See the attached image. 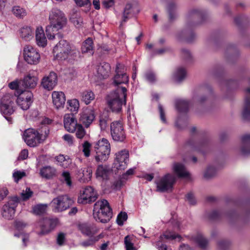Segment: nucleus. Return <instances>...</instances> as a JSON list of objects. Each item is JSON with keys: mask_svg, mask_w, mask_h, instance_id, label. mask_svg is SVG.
<instances>
[{"mask_svg": "<svg viewBox=\"0 0 250 250\" xmlns=\"http://www.w3.org/2000/svg\"><path fill=\"white\" fill-rule=\"evenodd\" d=\"M115 165L118 169H124L129 160V152L126 150H121L116 153Z\"/></svg>", "mask_w": 250, "mask_h": 250, "instance_id": "6ab92c4d", "label": "nucleus"}, {"mask_svg": "<svg viewBox=\"0 0 250 250\" xmlns=\"http://www.w3.org/2000/svg\"><path fill=\"white\" fill-rule=\"evenodd\" d=\"M35 38L36 43L39 46L44 47L47 45V39L42 26L37 27L35 31Z\"/></svg>", "mask_w": 250, "mask_h": 250, "instance_id": "a878e982", "label": "nucleus"}, {"mask_svg": "<svg viewBox=\"0 0 250 250\" xmlns=\"http://www.w3.org/2000/svg\"><path fill=\"white\" fill-rule=\"evenodd\" d=\"M57 74L53 72H51L48 75L44 76L42 78L41 85L44 89L51 90L57 85Z\"/></svg>", "mask_w": 250, "mask_h": 250, "instance_id": "aec40b11", "label": "nucleus"}, {"mask_svg": "<svg viewBox=\"0 0 250 250\" xmlns=\"http://www.w3.org/2000/svg\"><path fill=\"white\" fill-rule=\"evenodd\" d=\"M93 215L94 218L103 223H107L112 217L111 208L107 200L97 201L94 206Z\"/></svg>", "mask_w": 250, "mask_h": 250, "instance_id": "7ed1b4c3", "label": "nucleus"}, {"mask_svg": "<svg viewBox=\"0 0 250 250\" xmlns=\"http://www.w3.org/2000/svg\"><path fill=\"white\" fill-rule=\"evenodd\" d=\"M198 245L203 249L206 248L208 242L207 240L204 238H201L198 240Z\"/></svg>", "mask_w": 250, "mask_h": 250, "instance_id": "69168bd1", "label": "nucleus"}, {"mask_svg": "<svg viewBox=\"0 0 250 250\" xmlns=\"http://www.w3.org/2000/svg\"><path fill=\"white\" fill-rule=\"evenodd\" d=\"M49 24L46 27L45 32L48 40H52L56 33L66 26L67 20L62 11L53 9L49 14Z\"/></svg>", "mask_w": 250, "mask_h": 250, "instance_id": "f257e3e1", "label": "nucleus"}, {"mask_svg": "<svg viewBox=\"0 0 250 250\" xmlns=\"http://www.w3.org/2000/svg\"><path fill=\"white\" fill-rule=\"evenodd\" d=\"M79 229L84 235L92 236L97 232V229L92 228L85 224H80L78 226Z\"/></svg>", "mask_w": 250, "mask_h": 250, "instance_id": "2f4dec72", "label": "nucleus"}, {"mask_svg": "<svg viewBox=\"0 0 250 250\" xmlns=\"http://www.w3.org/2000/svg\"><path fill=\"white\" fill-rule=\"evenodd\" d=\"M102 237V235L100 234L95 237L94 239H90L87 241L82 242L81 245L83 247H88L92 245L95 242L98 241Z\"/></svg>", "mask_w": 250, "mask_h": 250, "instance_id": "3c124183", "label": "nucleus"}, {"mask_svg": "<svg viewBox=\"0 0 250 250\" xmlns=\"http://www.w3.org/2000/svg\"><path fill=\"white\" fill-rule=\"evenodd\" d=\"M38 78L31 74L25 76L20 82L21 87L27 89L34 88L37 85Z\"/></svg>", "mask_w": 250, "mask_h": 250, "instance_id": "b1692460", "label": "nucleus"}, {"mask_svg": "<svg viewBox=\"0 0 250 250\" xmlns=\"http://www.w3.org/2000/svg\"><path fill=\"white\" fill-rule=\"evenodd\" d=\"M173 169L174 171L180 177L188 178L189 176V173L187 171L183 164L179 163H175L173 165Z\"/></svg>", "mask_w": 250, "mask_h": 250, "instance_id": "c85d7f7f", "label": "nucleus"}, {"mask_svg": "<svg viewBox=\"0 0 250 250\" xmlns=\"http://www.w3.org/2000/svg\"><path fill=\"white\" fill-rule=\"evenodd\" d=\"M123 184L122 180L120 179L114 182V186L116 189H119L123 186Z\"/></svg>", "mask_w": 250, "mask_h": 250, "instance_id": "338daca9", "label": "nucleus"}, {"mask_svg": "<svg viewBox=\"0 0 250 250\" xmlns=\"http://www.w3.org/2000/svg\"><path fill=\"white\" fill-rule=\"evenodd\" d=\"M108 117L106 114H102L100 116V126L102 129H104L107 125Z\"/></svg>", "mask_w": 250, "mask_h": 250, "instance_id": "09e8293b", "label": "nucleus"}, {"mask_svg": "<svg viewBox=\"0 0 250 250\" xmlns=\"http://www.w3.org/2000/svg\"><path fill=\"white\" fill-rule=\"evenodd\" d=\"M28 157V151L27 149H23L20 152L18 159L19 160H23L26 159Z\"/></svg>", "mask_w": 250, "mask_h": 250, "instance_id": "4d7b16f0", "label": "nucleus"}, {"mask_svg": "<svg viewBox=\"0 0 250 250\" xmlns=\"http://www.w3.org/2000/svg\"><path fill=\"white\" fill-rule=\"evenodd\" d=\"M47 204H39L34 206L32 208V213L37 215H41L45 213L48 208Z\"/></svg>", "mask_w": 250, "mask_h": 250, "instance_id": "7c9ffc66", "label": "nucleus"}, {"mask_svg": "<svg viewBox=\"0 0 250 250\" xmlns=\"http://www.w3.org/2000/svg\"><path fill=\"white\" fill-rule=\"evenodd\" d=\"M126 91L125 87H118L110 93L106 98L107 107L114 113H120L126 103Z\"/></svg>", "mask_w": 250, "mask_h": 250, "instance_id": "f03ea898", "label": "nucleus"}, {"mask_svg": "<svg viewBox=\"0 0 250 250\" xmlns=\"http://www.w3.org/2000/svg\"><path fill=\"white\" fill-rule=\"evenodd\" d=\"M72 203L68 196L63 195L54 198L51 202L53 210L55 212H62L68 209Z\"/></svg>", "mask_w": 250, "mask_h": 250, "instance_id": "0eeeda50", "label": "nucleus"}, {"mask_svg": "<svg viewBox=\"0 0 250 250\" xmlns=\"http://www.w3.org/2000/svg\"><path fill=\"white\" fill-rule=\"evenodd\" d=\"M25 176V173L24 171L16 170L13 173V177L15 181L17 183L22 177Z\"/></svg>", "mask_w": 250, "mask_h": 250, "instance_id": "8fccbe9b", "label": "nucleus"}, {"mask_svg": "<svg viewBox=\"0 0 250 250\" xmlns=\"http://www.w3.org/2000/svg\"><path fill=\"white\" fill-rule=\"evenodd\" d=\"M96 178L101 182H106L113 175V169L108 165H99L95 171Z\"/></svg>", "mask_w": 250, "mask_h": 250, "instance_id": "9d476101", "label": "nucleus"}, {"mask_svg": "<svg viewBox=\"0 0 250 250\" xmlns=\"http://www.w3.org/2000/svg\"><path fill=\"white\" fill-rule=\"evenodd\" d=\"M76 4L82 7L85 5H90V1L89 0H74Z\"/></svg>", "mask_w": 250, "mask_h": 250, "instance_id": "13d9d810", "label": "nucleus"}, {"mask_svg": "<svg viewBox=\"0 0 250 250\" xmlns=\"http://www.w3.org/2000/svg\"><path fill=\"white\" fill-rule=\"evenodd\" d=\"M175 180V178L173 176L170 174L166 175L156 183L157 190L160 192L170 190L172 188Z\"/></svg>", "mask_w": 250, "mask_h": 250, "instance_id": "4468645a", "label": "nucleus"}, {"mask_svg": "<svg viewBox=\"0 0 250 250\" xmlns=\"http://www.w3.org/2000/svg\"><path fill=\"white\" fill-rule=\"evenodd\" d=\"M52 103L57 109L62 108L65 104L66 97L62 91H54L51 94Z\"/></svg>", "mask_w": 250, "mask_h": 250, "instance_id": "4be33fe9", "label": "nucleus"}, {"mask_svg": "<svg viewBox=\"0 0 250 250\" xmlns=\"http://www.w3.org/2000/svg\"><path fill=\"white\" fill-rule=\"evenodd\" d=\"M93 41L90 38H88L82 46V51L83 53H89L90 54H92L93 53Z\"/></svg>", "mask_w": 250, "mask_h": 250, "instance_id": "4c0bfd02", "label": "nucleus"}, {"mask_svg": "<svg viewBox=\"0 0 250 250\" xmlns=\"http://www.w3.org/2000/svg\"><path fill=\"white\" fill-rule=\"evenodd\" d=\"M53 53L55 59L63 60L76 55L78 51L71 47L66 41L61 40L54 47Z\"/></svg>", "mask_w": 250, "mask_h": 250, "instance_id": "20e7f679", "label": "nucleus"}, {"mask_svg": "<svg viewBox=\"0 0 250 250\" xmlns=\"http://www.w3.org/2000/svg\"><path fill=\"white\" fill-rule=\"evenodd\" d=\"M19 202V199L17 196L11 197L7 203L3 206L2 212L3 217L7 219L13 218Z\"/></svg>", "mask_w": 250, "mask_h": 250, "instance_id": "1a4fd4ad", "label": "nucleus"}, {"mask_svg": "<svg viewBox=\"0 0 250 250\" xmlns=\"http://www.w3.org/2000/svg\"><path fill=\"white\" fill-rule=\"evenodd\" d=\"M110 73V66L109 63L103 62L97 68L98 76L100 79H105L108 77Z\"/></svg>", "mask_w": 250, "mask_h": 250, "instance_id": "bb28decb", "label": "nucleus"}, {"mask_svg": "<svg viewBox=\"0 0 250 250\" xmlns=\"http://www.w3.org/2000/svg\"><path fill=\"white\" fill-rule=\"evenodd\" d=\"M63 123L64 128L69 132H74L77 126V121L74 115L72 113H66L63 116Z\"/></svg>", "mask_w": 250, "mask_h": 250, "instance_id": "412c9836", "label": "nucleus"}, {"mask_svg": "<svg viewBox=\"0 0 250 250\" xmlns=\"http://www.w3.org/2000/svg\"><path fill=\"white\" fill-rule=\"evenodd\" d=\"M79 120L86 127L92 124L95 119L94 111L91 109H85L80 114Z\"/></svg>", "mask_w": 250, "mask_h": 250, "instance_id": "5701e85b", "label": "nucleus"}, {"mask_svg": "<svg viewBox=\"0 0 250 250\" xmlns=\"http://www.w3.org/2000/svg\"><path fill=\"white\" fill-rule=\"evenodd\" d=\"M42 135L33 128L26 129L22 135V138L26 145L30 147H35L42 143L43 140Z\"/></svg>", "mask_w": 250, "mask_h": 250, "instance_id": "423d86ee", "label": "nucleus"}, {"mask_svg": "<svg viewBox=\"0 0 250 250\" xmlns=\"http://www.w3.org/2000/svg\"><path fill=\"white\" fill-rule=\"evenodd\" d=\"M65 241V234L63 233H59L57 238V242L59 245H62Z\"/></svg>", "mask_w": 250, "mask_h": 250, "instance_id": "052dcab7", "label": "nucleus"}, {"mask_svg": "<svg viewBox=\"0 0 250 250\" xmlns=\"http://www.w3.org/2000/svg\"><path fill=\"white\" fill-rule=\"evenodd\" d=\"M185 70L183 68L178 69L174 75V79L175 82H180L186 77Z\"/></svg>", "mask_w": 250, "mask_h": 250, "instance_id": "ea45409f", "label": "nucleus"}, {"mask_svg": "<svg viewBox=\"0 0 250 250\" xmlns=\"http://www.w3.org/2000/svg\"><path fill=\"white\" fill-rule=\"evenodd\" d=\"M135 168H131L128 169L125 173L123 174L122 179L127 180L130 176L134 174Z\"/></svg>", "mask_w": 250, "mask_h": 250, "instance_id": "603ef678", "label": "nucleus"}, {"mask_svg": "<svg viewBox=\"0 0 250 250\" xmlns=\"http://www.w3.org/2000/svg\"><path fill=\"white\" fill-rule=\"evenodd\" d=\"M34 31L30 26H24L20 30V35L22 39L29 41L33 38Z\"/></svg>", "mask_w": 250, "mask_h": 250, "instance_id": "cd10ccee", "label": "nucleus"}, {"mask_svg": "<svg viewBox=\"0 0 250 250\" xmlns=\"http://www.w3.org/2000/svg\"><path fill=\"white\" fill-rule=\"evenodd\" d=\"M78 181L82 183L90 181L92 176V169L90 167H84L78 168L75 173Z\"/></svg>", "mask_w": 250, "mask_h": 250, "instance_id": "a211bd4d", "label": "nucleus"}, {"mask_svg": "<svg viewBox=\"0 0 250 250\" xmlns=\"http://www.w3.org/2000/svg\"><path fill=\"white\" fill-rule=\"evenodd\" d=\"M188 103L184 100L179 101L176 104V107L179 110H182L183 108H186L188 107Z\"/></svg>", "mask_w": 250, "mask_h": 250, "instance_id": "6e6d98bb", "label": "nucleus"}, {"mask_svg": "<svg viewBox=\"0 0 250 250\" xmlns=\"http://www.w3.org/2000/svg\"><path fill=\"white\" fill-rule=\"evenodd\" d=\"M33 191L29 188H26L25 190H23L21 193V197L23 201H26L32 196Z\"/></svg>", "mask_w": 250, "mask_h": 250, "instance_id": "79ce46f5", "label": "nucleus"}, {"mask_svg": "<svg viewBox=\"0 0 250 250\" xmlns=\"http://www.w3.org/2000/svg\"><path fill=\"white\" fill-rule=\"evenodd\" d=\"M81 100L86 104H88L95 99V95L91 90H85L81 94Z\"/></svg>", "mask_w": 250, "mask_h": 250, "instance_id": "72a5a7b5", "label": "nucleus"}, {"mask_svg": "<svg viewBox=\"0 0 250 250\" xmlns=\"http://www.w3.org/2000/svg\"><path fill=\"white\" fill-rule=\"evenodd\" d=\"M8 190L5 187H0V201L3 200L8 194Z\"/></svg>", "mask_w": 250, "mask_h": 250, "instance_id": "864d4df0", "label": "nucleus"}, {"mask_svg": "<svg viewBox=\"0 0 250 250\" xmlns=\"http://www.w3.org/2000/svg\"><path fill=\"white\" fill-rule=\"evenodd\" d=\"M57 174V169L53 167L50 166H46L43 167L40 169V176L46 179H50L56 176Z\"/></svg>", "mask_w": 250, "mask_h": 250, "instance_id": "393cba45", "label": "nucleus"}, {"mask_svg": "<svg viewBox=\"0 0 250 250\" xmlns=\"http://www.w3.org/2000/svg\"><path fill=\"white\" fill-rule=\"evenodd\" d=\"M103 6L106 9H109L114 5V0H104L102 2Z\"/></svg>", "mask_w": 250, "mask_h": 250, "instance_id": "5fc2aeb1", "label": "nucleus"}, {"mask_svg": "<svg viewBox=\"0 0 250 250\" xmlns=\"http://www.w3.org/2000/svg\"><path fill=\"white\" fill-rule=\"evenodd\" d=\"M33 94L30 91H22L18 96L17 99L18 105L23 110L28 109L32 103Z\"/></svg>", "mask_w": 250, "mask_h": 250, "instance_id": "ddd939ff", "label": "nucleus"}, {"mask_svg": "<svg viewBox=\"0 0 250 250\" xmlns=\"http://www.w3.org/2000/svg\"><path fill=\"white\" fill-rule=\"evenodd\" d=\"M8 85L11 89H17L19 86H21L20 84L19 85V82L17 80L10 83Z\"/></svg>", "mask_w": 250, "mask_h": 250, "instance_id": "680f3d73", "label": "nucleus"}, {"mask_svg": "<svg viewBox=\"0 0 250 250\" xmlns=\"http://www.w3.org/2000/svg\"><path fill=\"white\" fill-rule=\"evenodd\" d=\"M187 200L191 205H194L195 203V200L192 194L188 193L187 196Z\"/></svg>", "mask_w": 250, "mask_h": 250, "instance_id": "774afa93", "label": "nucleus"}, {"mask_svg": "<svg viewBox=\"0 0 250 250\" xmlns=\"http://www.w3.org/2000/svg\"><path fill=\"white\" fill-rule=\"evenodd\" d=\"M127 219V213L125 212H120L117 216L116 222L119 226H122L124 222Z\"/></svg>", "mask_w": 250, "mask_h": 250, "instance_id": "a18cd8bd", "label": "nucleus"}, {"mask_svg": "<svg viewBox=\"0 0 250 250\" xmlns=\"http://www.w3.org/2000/svg\"><path fill=\"white\" fill-rule=\"evenodd\" d=\"M75 131L76 137L80 139H83L85 135V130L81 124H79L77 126Z\"/></svg>", "mask_w": 250, "mask_h": 250, "instance_id": "c03bdc74", "label": "nucleus"}, {"mask_svg": "<svg viewBox=\"0 0 250 250\" xmlns=\"http://www.w3.org/2000/svg\"><path fill=\"white\" fill-rule=\"evenodd\" d=\"M15 97L14 95L6 94L3 96L0 101V110L4 115H11L15 111Z\"/></svg>", "mask_w": 250, "mask_h": 250, "instance_id": "6e6552de", "label": "nucleus"}, {"mask_svg": "<svg viewBox=\"0 0 250 250\" xmlns=\"http://www.w3.org/2000/svg\"><path fill=\"white\" fill-rule=\"evenodd\" d=\"M94 150L96 161L98 162H104L108 159L110 153V144L107 140L102 138L96 143Z\"/></svg>", "mask_w": 250, "mask_h": 250, "instance_id": "39448f33", "label": "nucleus"}, {"mask_svg": "<svg viewBox=\"0 0 250 250\" xmlns=\"http://www.w3.org/2000/svg\"><path fill=\"white\" fill-rule=\"evenodd\" d=\"M97 198V193L91 187H86L78 198V202L87 204L95 201Z\"/></svg>", "mask_w": 250, "mask_h": 250, "instance_id": "2eb2a0df", "label": "nucleus"}, {"mask_svg": "<svg viewBox=\"0 0 250 250\" xmlns=\"http://www.w3.org/2000/svg\"><path fill=\"white\" fill-rule=\"evenodd\" d=\"M124 11L129 15L139 13V9L138 3L136 2L127 3L125 5Z\"/></svg>", "mask_w": 250, "mask_h": 250, "instance_id": "473e14b6", "label": "nucleus"}, {"mask_svg": "<svg viewBox=\"0 0 250 250\" xmlns=\"http://www.w3.org/2000/svg\"><path fill=\"white\" fill-rule=\"evenodd\" d=\"M111 134L113 139L116 141H123L125 135L122 124L119 122H114L110 125Z\"/></svg>", "mask_w": 250, "mask_h": 250, "instance_id": "f8f14e48", "label": "nucleus"}, {"mask_svg": "<svg viewBox=\"0 0 250 250\" xmlns=\"http://www.w3.org/2000/svg\"><path fill=\"white\" fill-rule=\"evenodd\" d=\"M67 108L71 112L77 113L80 108L79 101L76 99L68 100L67 102Z\"/></svg>", "mask_w": 250, "mask_h": 250, "instance_id": "c9c22d12", "label": "nucleus"}, {"mask_svg": "<svg viewBox=\"0 0 250 250\" xmlns=\"http://www.w3.org/2000/svg\"><path fill=\"white\" fill-rule=\"evenodd\" d=\"M164 237L165 238L167 239H170L173 240L176 238H178L179 241L181 240V236L177 234L172 232H170L169 231H167L165 233L161 236V237L162 238Z\"/></svg>", "mask_w": 250, "mask_h": 250, "instance_id": "49530a36", "label": "nucleus"}, {"mask_svg": "<svg viewBox=\"0 0 250 250\" xmlns=\"http://www.w3.org/2000/svg\"><path fill=\"white\" fill-rule=\"evenodd\" d=\"M24 60L29 64H36L40 61V55L37 50L31 46H26L23 49Z\"/></svg>", "mask_w": 250, "mask_h": 250, "instance_id": "9b49d317", "label": "nucleus"}, {"mask_svg": "<svg viewBox=\"0 0 250 250\" xmlns=\"http://www.w3.org/2000/svg\"><path fill=\"white\" fill-rule=\"evenodd\" d=\"M63 140L67 143L69 146L73 144V137L70 134H65L63 136Z\"/></svg>", "mask_w": 250, "mask_h": 250, "instance_id": "bf43d9fd", "label": "nucleus"}, {"mask_svg": "<svg viewBox=\"0 0 250 250\" xmlns=\"http://www.w3.org/2000/svg\"><path fill=\"white\" fill-rule=\"evenodd\" d=\"M214 170L212 168H209L205 173L204 176L206 178H209L214 174Z\"/></svg>", "mask_w": 250, "mask_h": 250, "instance_id": "0e129e2a", "label": "nucleus"}, {"mask_svg": "<svg viewBox=\"0 0 250 250\" xmlns=\"http://www.w3.org/2000/svg\"><path fill=\"white\" fill-rule=\"evenodd\" d=\"M70 21L77 28H80L83 26V19L79 14L77 13L73 14L70 18Z\"/></svg>", "mask_w": 250, "mask_h": 250, "instance_id": "f704fd0d", "label": "nucleus"}, {"mask_svg": "<svg viewBox=\"0 0 250 250\" xmlns=\"http://www.w3.org/2000/svg\"><path fill=\"white\" fill-rule=\"evenodd\" d=\"M146 79L149 82H153L155 81V76L152 72H148L146 74Z\"/></svg>", "mask_w": 250, "mask_h": 250, "instance_id": "e2e57ef3", "label": "nucleus"}, {"mask_svg": "<svg viewBox=\"0 0 250 250\" xmlns=\"http://www.w3.org/2000/svg\"><path fill=\"white\" fill-rule=\"evenodd\" d=\"M61 181L65 183L68 187H71L72 186V177L70 172L68 170H63L61 175Z\"/></svg>", "mask_w": 250, "mask_h": 250, "instance_id": "e433bc0d", "label": "nucleus"}, {"mask_svg": "<svg viewBox=\"0 0 250 250\" xmlns=\"http://www.w3.org/2000/svg\"><path fill=\"white\" fill-rule=\"evenodd\" d=\"M91 144L88 141H85L82 145V151L85 157H88L90 155Z\"/></svg>", "mask_w": 250, "mask_h": 250, "instance_id": "37998d69", "label": "nucleus"}, {"mask_svg": "<svg viewBox=\"0 0 250 250\" xmlns=\"http://www.w3.org/2000/svg\"><path fill=\"white\" fill-rule=\"evenodd\" d=\"M125 67L123 64L118 63L116 65V74L113 78V84L118 85L122 83H127L128 76L125 73Z\"/></svg>", "mask_w": 250, "mask_h": 250, "instance_id": "f3484780", "label": "nucleus"}, {"mask_svg": "<svg viewBox=\"0 0 250 250\" xmlns=\"http://www.w3.org/2000/svg\"><path fill=\"white\" fill-rule=\"evenodd\" d=\"M12 11L13 14L18 18H23L27 14L26 10L19 6H14Z\"/></svg>", "mask_w": 250, "mask_h": 250, "instance_id": "58836bf2", "label": "nucleus"}, {"mask_svg": "<svg viewBox=\"0 0 250 250\" xmlns=\"http://www.w3.org/2000/svg\"><path fill=\"white\" fill-rule=\"evenodd\" d=\"M57 223L58 220L55 219L43 218L38 223L41 230L39 234L43 235L49 233L56 227Z\"/></svg>", "mask_w": 250, "mask_h": 250, "instance_id": "dca6fc26", "label": "nucleus"}, {"mask_svg": "<svg viewBox=\"0 0 250 250\" xmlns=\"http://www.w3.org/2000/svg\"><path fill=\"white\" fill-rule=\"evenodd\" d=\"M250 116V101L246 100L245 103L244 109L243 112V116L247 119Z\"/></svg>", "mask_w": 250, "mask_h": 250, "instance_id": "de8ad7c7", "label": "nucleus"}, {"mask_svg": "<svg viewBox=\"0 0 250 250\" xmlns=\"http://www.w3.org/2000/svg\"><path fill=\"white\" fill-rule=\"evenodd\" d=\"M57 164L63 168H67L71 164V160L67 156L59 155L55 157Z\"/></svg>", "mask_w": 250, "mask_h": 250, "instance_id": "c756f323", "label": "nucleus"}, {"mask_svg": "<svg viewBox=\"0 0 250 250\" xmlns=\"http://www.w3.org/2000/svg\"><path fill=\"white\" fill-rule=\"evenodd\" d=\"M125 245L126 250H137L132 243V239L129 235L125 238Z\"/></svg>", "mask_w": 250, "mask_h": 250, "instance_id": "a19ab883", "label": "nucleus"}]
</instances>
